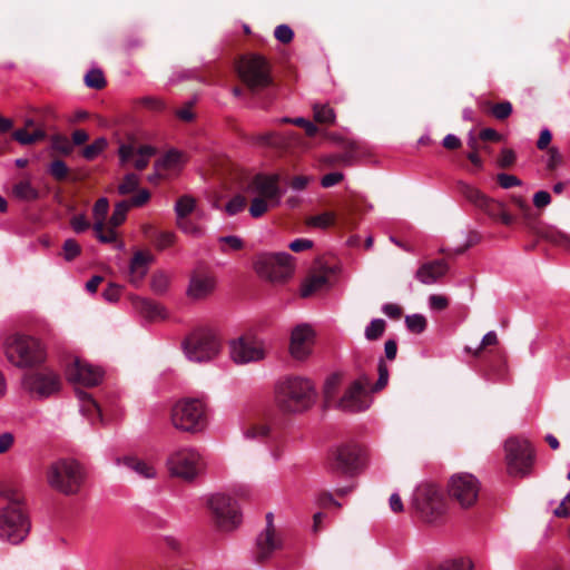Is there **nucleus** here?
<instances>
[{
  "instance_id": "1",
  "label": "nucleus",
  "mask_w": 570,
  "mask_h": 570,
  "mask_svg": "<svg viewBox=\"0 0 570 570\" xmlns=\"http://www.w3.org/2000/svg\"><path fill=\"white\" fill-rule=\"evenodd\" d=\"M317 401L315 383L304 376H287L275 386V402L287 413H303L312 409Z\"/></svg>"
},
{
  "instance_id": "2",
  "label": "nucleus",
  "mask_w": 570,
  "mask_h": 570,
  "mask_svg": "<svg viewBox=\"0 0 570 570\" xmlns=\"http://www.w3.org/2000/svg\"><path fill=\"white\" fill-rule=\"evenodd\" d=\"M170 421L175 429L188 432H203L209 422V407L204 397H183L171 407Z\"/></svg>"
},
{
  "instance_id": "3",
  "label": "nucleus",
  "mask_w": 570,
  "mask_h": 570,
  "mask_svg": "<svg viewBox=\"0 0 570 570\" xmlns=\"http://www.w3.org/2000/svg\"><path fill=\"white\" fill-rule=\"evenodd\" d=\"M2 351L7 361L18 368L38 366L46 360L40 341L29 335H9L3 341Z\"/></svg>"
},
{
  "instance_id": "4",
  "label": "nucleus",
  "mask_w": 570,
  "mask_h": 570,
  "mask_svg": "<svg viewBox=\"0 0 570 570\" xmlns=\"http://www.w3.org/2000/svg\"><path fill=\"white\" fill-rule=\"evenodd\" d=\"M276 174H258L247 184L245 191L250 195L249 214L253 218L262 217L269 208L281 203L283 191Z\"/></svg>"
},
{
  "instance_id": "5",
  "label": "nucleus",
  "mask_w": 570,
  "mask_h": 570,
  "mask_svg": "<svg viewBox=\"0 0 570 570\" xmlns=\"http://www.w3.org/2000/svg\"><path fill=\"white\" fill-rule=\"evenodd\" d=\"M48 485L65 494H77L86 479L83 466L73 459H59L53 461L46 471Z\"/></svg>"
},
{
  "instance_id": "6",
  "label": "nucleus",
  "mask_w": 570,
  "mask_h": 570,
  "mask_svg": "<svg viewBox=\"0 0 570 570\" xmlns=\"http://www.w3.org/2000/svg\"><path fill=\"white\" fill-rule=\"evenodd\" d=\"M166 466L170 475L193 482L205 471L206 462L197 449L180 446L169 453Z\"/></svg>"
},
{
  "instance_id": "7",
  "label": "nucleus",
  "mask_w": 570,
  "mask_h": 570,
  "mask_svg": "<svg viewBox=\"0 0 570 570\" xmlns=\"http://www.w3.org/2000/svg\"><path fill=\"white\" fill-rule=\"evenodd\" d=\"M220 340L208 328H198L183 342L185 356L195 363H206L215 360L220 352Z\"/></svg>"
},
{
  "instance_id": "8",
  "label": "nucleus",
  "mask_w": 570,
  "mask_h": 570,
  "mask_svg": "<svg viewBox=\"0 0 570 570\" xmlns=\"http://www.w3.org/2000/svg\"><path fill=\"white\" fill-rule=\"evenodd\" d=\"M256 274L269 282H284L292 277L295 263L292 255L285 252L261 253L253 263Z\"/></svg>"
},
{
  "instance_id": "9",
  "label": "nucleus",
  "mask_w": 570,
  "mask_h": 570,
  "mask_svg": "<svg viewBox=\"0 0 570 570\" xmlns=\"http://www.w3.org/2000/svg\"><path fill=\"white\" fill-rule=\"evenodd\" d=\"M30 531L24 507L4 505L0 509V540L12 544L22 542Z\"/></svg>"
},
{
  "instance_id": "10",
  "label": "nucleus",
  "mask_w": 570,
  "mask_h": 570,
  "mask_svg": "<svg viewBox=\"0 0 570 570\" xmlns=\"http://www.w3.org/2000/svg\"><path fill=\"white\" fill-rule=\"evenodd\" d=\"M412 504L428 522H433L445 512L440 488L430 482L419 484L412 494Z\"/></svg>"
},
{
  "instance_id": "11",
  "label": "nucleus",
  "mask_w": 570,
  "mask_h": 570,
  "mask_svg": "<svg viewBox=\"0 0 570 570\" xmlns=\"http://www.w3.org/2000/svg\"><path fill=\"white\" fill-rule=\"evenodd\" d=\"M505 462L509 474L523 476L529 474L533 464V449L525 439L510 438L505 441Z\"/></svg>"
},
{
  "instance_id": "12",
  "label": "nucleus",
  "mask_w": 570,
  "mask_h": 570,
  "mask_svg": "<svg viewBox=\"0 0 570 570\" xmlns=\"http://www.w3.org/2000/svg\"><path fill=\"white\" fill-rule=\"evenodd\" d=\"M237 71L239 78L253 91L266 88L272 81L268 63L258 55L243 57L237 65Z\"/></svg>"
},
{
  "instance_id": "13",
  "label": "nucleus",
  "mask_w": 570,
  "mask_h": 570,
  "mask_svg": "<svg viewBox=\"0 0 570 570\" xmlns=\"http://www.w3.org/2000/svg\"><path fill=\"white\" fill-rule=\"evenodd\" d=\"M229 356L235 364L245 365L265 358V342L254 334H245L229 342Z\"/></svg>"
},
{
  "instance_id": "14",
  "label": "nucleus",
  "mask_w": 570,
  "mask_h": 570,
  "mask_svg": "<svg viewBox=\"0 0 570 570\" xmlns=\"http://www.w3.org/2000/svg\"><path fill=\"white\" fill-rule=\"evenodd\" d=\"M208 507L215 517L216 523L223 531H232L242 522L238 504L225 493L213 494L208 499Z\"/></svg>"
},
{
  "instance_id": "15",
  "label": "nucleus",
  "mask_w": 570,
  "mask_h": 570,
  "mask_svg": "<svg viewBox=\"0 0 570 570\" xmlns=\"http://www.w3.org/2000/svg\"><path fill=\"white\" fill-rule=\"evenodd\" d=\"M480 482L470 473H458L451 476L449 494L462 508L472 507L479 497Z\"/></svg>"
},
{
  "instance_id": "16",
  "label": "nucleus",
  "mask_w": 570,
  "mask_h": 570,
  "mask_svg": "<svg viewBox=\"0 0 570 570\" xmlns=\"http://www.w3.org/2000/svg\"><path fill=\"white\" fill-rule=\"evenodd\" d=\"M23 387L37 397H48L60 390V377L49 368H42L26 374L22 377Z\"/></svg>"
},
{
  "instance_id": "17",
  "label": "nucleus",
  "mask_w": 570,
  "mask_h": 570,
  "mask_svg": "<svg viewBox=\"0 0 570 570\" xmlns=\"http://www.w3.org/2000/svg\"><path fill=\"white\" fill-rule=\"evenodd\" d=\"M66 375L71 382L85 386H95L102 381L104 371L101 367L92 365L85 360L73 357L66 368Z\"/></svg>"
},
{
  "instance_id": "18",
  "label": "nucleus",
  "mask_w": 570,
  "mask_h": 570,
  "mask_svg": "<svg viewBox=\"0 0 570 570\" xmlns=\"http://www.w3.org/2000/svg\"><path fill=\"white\" fill-rule=\"evenodd\" d=\"M371 404L372 397L367 392L366 383L356 380L346 389L337 406L345 412L357 413L367 410Z\"/></svg>"
},
{
  "instance_id": "19",
  "label": "nucleus",
  "mask_w": 570,
  "mask_h": 570,
  "mask_svg": "<svg viewBox=\"0 0 570 570\" xmlns=\"http://www.w3.org/2000/svg\"><path fill=\"white\" fill-rule=\"evenodd\" d=\"M266 519V528L257 535L254 550L255 559L258 562L267 560L283 547L282 537L272 523V514L268 513Z\"/></svg>"
},
{
  "instance_id": "20",
  "label": "nucleus",
  "mask_w": 570,
  "mask_h": 570,
  "mask_svg": "<svg viewBox=\"0 0 570 570\" xmlns=\"http://www.w3.org/2000/svg\"><path fill=\"white\" fill-rule=\"evenodd\" d=\"M360 454L357 444H342L332 451L330 468L337 473L351 474L357 466Z\"/></svg>"
},
{
  "instance_id": "21",
  "label": "nucleus",
  "mask_w": 570,
  "mask_h": 570,
  "mask_svg": "<svg viewBox=\"0 0 570 570\" xmlns=\"http://www.w3.org/2000/svg\"><path fill=\"white\" fill-rule=\"evenodd\" d=\"M315 332L307 324H301L293 328L289 342V353L298 361L307 358L313 350Z\"/></svg>"
},
{
  "instance_id": "22",
  "label": "nucleus",
  "mask_w": 570,
  "mask_h": 570,
  "mask_svg": "<svg viewBox=\"0 0 570 570\" xmlns=\"http://www.w3.org/2000/svg\"><path fill=\"white\" fill-rule=\"evenodd\" d=\"M108 210H109V202L106 197L99 198L92 207V216L95 219L92 227H94L96 237L101 243H106V244L112 243L117 238L116 230H114L112 228H107L105 230V220H106Z\"/></svg>"
},
{
  "instance_id": "23",
  "label": "nucleus",
  "mask_w": 570,
  "mask_h": 570,
  "mask_svg": "<svg viewBox=\"0 0 570 570\" xmlns=\"http://www.w3.org/2000/svg\"><path fill=\"white\" fill-rule=\"evenodd\" d=\"M216 287L214 274L208 272H196L189 282L187 294L194 299L207 297Z\"/></svg>"
},
{
  "instance_id": "24",
  "label": "nucleus",
  "mask_w": 570,
  "mask_h": 570,
  "mask_svg": "<svg viewBox=\"0 0 570 570\" xmlns=\"http://www.w3.org/2000/svg\"><path fill=\"white\" fill-rule=\"evenodd\" d=\"M153 259V255L148 252L138 250L134 254L129 263L128 273L129 282L132 285L138 286L141 284L149 271V265Z\"/></svg>"
},
{
  "instance_id": "25",
  "label": "nucleus",
  "mask_w": 570,
  "mask_h": 570,
  "mask_svg": "<svg viewBox=\"0 0 570 570\" xmlns=\"http://www.w3.org/2000/svg\"><path fill=\"white\" fill-rule=\"evenodd\" d=\"M115 465L118 468H126L136 473L141 479H154L157 475L156 468L144 460L136 456H119L115 459Z\"/></svg>"
},
{
  "instance_id": "26",
  "label": "nucleus",
  "mask_w": 570,
  "mask_h": 570,
  "mask_svg": "<svg viewBox=\"0 0 570 570\" xmlns=\"http://www.w3.org/2000/svg\"><path fill=\"white\" fill-rule=\"evenodd\" d=\"M448 265L444 261H434L422 265L416 272V278L423 284H433L445 275Z\"/></svg>"
},
{
  "instance_id": "27",
  "label": "nucleus",
  "mask_w": 570,
  "mask_h": 570,
  "mask_svg": "<svg viewBox=\"0 0 570 570\" xmlns=\"http://www.w3.org/2000/svg\"><path fill=\"white\" fill-rule=\"evenodd\" d=\"M11 195L19 202L31 203L39 199L40 191L30 177H23L13 184Z\"/></svg>"
},
{
  "instance_id": "28",
  "label": "nucleus",
  "mask_w": 570,
  "mask_h": 570,
  "mask_svg": "<svg viewBox=\"0 0 570 570\" xmlns=\"http://www.w3.org/2000/svg\"><path fill=\"white\" fill-rule=\"evenodd\" d=\"M184 163V154L176 149H171L155 163V170L157 171V175H164L165 173H176L180 170Z\"/></svg>"
},
{
  "instance_id": "29",
  "label": "nucleus",
  "mask_w": 570,
  "mask_h": 570,
  "mask_svg": "<svg viewBox=\"0 0 570 570\" xmlns=\"http://www.w3.org/2000/svg\"><path fill=\"white\" fill-rule=\"evenodd\" d=\"M328 284V278L325 274H314L306 278L301 288L303 297H307L318 291L325 288Z\"/></svg>"
},
{
  "instance_id": "30",
  "label": "nucleus",
  "mask_w": 570,
  "mask_h": 570,
  "mask_svg": "<svg viewBox=\"0 0 570 570\" xmlns=\"http://www.w3.org/2000/svg\"><path fill=\"white\" fill-rule=\"evenodd\" d=\"M196 209V199L189 195L179 197L175 204L174 210L176 219L187 218Z\"/></svg>"
},
{
  "instance_id": "31",
  "label": "nucleus",
  "mask_w": 570,
  "mask_h": 570,
  "mask_svg": "<svg viewBox=\"0 0 570 570\" xmlns=\"http://www.w3.org/2000/svg\"><path fill=\"white\" fill-rule=\"evenodd\" d=\"M217 242L223 254L240 250L245 245L244 240L236 235L220 236L217 238Z\"/></svg>"
},
{
  "instance_id": "32",
  "label": "nucleus",
  "mask_w": 570,
  "mask_h": 570,
  "mask_svg": "<svg viewBox=\"0 0 570 570\" xmlns=\"http://www.w3.org/2000/svg\"><path fill=\"white\" fill-rule=\"evenodd\" d=\"M129 208H130V204L128 200H122V202L117 203L115 205L114 213H112L111 217L109 218V222H108L109 227L108 228H112L115 230L116 227L121 225L126 219L127 212L129 210Z\"/></svg>"
},
{
  "instance_id": "33",
  "label": "nucleus",
  "mask_w": 570,
  "mask_h": 570,
  "mask_svg": "<svg viewBox=\"0 0 570 570\" xmlns=\"http://www.w3.org/2000/svg\"><path fill=\"white\" fill-rule=\"evenodd\" d=\"M156 154V148L150 145H142L137 148V156L134 166L138 170L147 167L149 159Z\"/></svg>"
},
{
  "instance_id": "34",
  "label": "nucleus",
  "mask_w": 570,
  "mask_h": 570,
  "mask_svg": "<svg viewBox=\"0 0 570 570\" xmlns=\"http://www.w3.org/2000/svg\"><path fill=\"white\" fill-rule=\"evenodd\" d=\"M107 139L105 137H99L94 142L83 148L82 156L87 160H94L107 148Z\"/></svg>"
},
{
  "instance_id": "35",
  "label": "nucleus",
  "mask_w": 570,
  "mask_h": 570,
  "mask_svg": "<svg viewBox=\"0 0 570 570\" xmlns=\"http://www.w3.org/2000/svg\"><path fill=\"white\" fill-rule=\"evenodd\" d=\"M386 323L383 318H374L370 322V324L365 327L364 335L365 338L368 341H376L379 340L384 331H385Z\"/></svg>"
},
{
  "instance_id": "36",
  "label": "nucleus",
  "mask_w": 570,
  "mask_h": 570,
  "mask_svg": "<svg viewBox=\"0 0 570 570\" xmlns=\"http://www.w3.org/2000/svg\"><path fill=\"white\" fill-rule=\"evenodd\" d=\"M314 118L317 122L333 124L335 121L334 109L327 105L315 104L313 106Z\"/></svg>"
},
{
  "instance_id": "37",
  "label": "nucleus",
  "mask_w": 570,
  "mask_h": 570,
  "mask_svg": "<svg viewBox=\"0 0 570 570\" xmlns=\"http://www.w3.org/2000/svg\"><path fill=\"white\" fill-rule=\"evenodd\" d=\"M176 225L184 234L193 237H202L205 233L200 225L188 218L176 219Z\"/></svg>"
},
{
  "instance_id": "38",
  "label": "nucleus",
  "mask_w": 570,
  "mask_h": 570,
  "mask_svg": "<svg viewBox=\"0 0 570 570\" xmlns=\"http://www.w3.org/2000/svg\"><path fill=\"white\" fill-rule=\"evenodd\" d=\"M473 564L470 559L459 558L441 562L434 570H472Z\"/></svg>"
},
{
  "instance_id": "39",
  "label": "nucleus",
  "mask_w": 570,
  "mask_h": 570,
  "mask_svg": "<svg viewBox=\"0 0 570 570\" xmlns=\"http://www.w3.org/2000/svg\"><path fill=\"white\" fill-rule=\"evenodd\" d=\"M462 194L464 197L473 203L475 206L481 208L482 205H487V199L489 198L483 193H481L478 188L469 185L462 186Z\"/></svg>"
},
{
  "instance_id": "40",
  "label": "nucleus",
  "mask_w": 570,
  "mask_h": 570,
  "mask_svg": "<svg viewBox=\"0 0 570 570\" xmlns=\"http://www.w3.org/2000/svg\"><path fill=\"white\" fill-rule=\"evenodd\" d=\"M335 220V215L333 213L326 212L316 216H312L307 219V225L315 228H327Z\"/></svg>"
},
{
  "instance_id": "41",
  "label": "nucleus",
  "mask_w": 570,
  "mask_h": 570,
  "mask_svg": "<svg viewBox=\"0 0 570 570\" xmlns=\"http://www.w3.org/2000/svg\"><path fill=\"white\" fill-rule=\"evenodd\" d=\"M405 324L410 332L420 334L426 327V318L421 314H412L405 317Z\"/></svg>"
},
{
  "instance_id": "42",
  "label": "nucleus",
  "mask_w": 570,
  "mask_h": 570,
  "mask_svg": "<svg viewBox=\"0 0 570 570\" xmlns=\"http://www.w3.org/2000/svg\"><path fill=\"white\" fill-rule=\"evenodd\" d=\"M85 83L89 88L101 89L106 81L104 73L99 69H91L85 76Z\"/></svg>"
},
{
  "instance_id": "43",
  "label": "nucleus",
  "mask_w": 570,
  "mask_h": 570,
  "mask_svg": "<svg viewBox=\"0 0 570 570\" xmlns=\"http://www.w3.org/2000/svg\"><path fill=\"white\" fill-rule=\"evenodd\" d=\"M80 411L85 415H88L92 422H94V416H96L98 420L102 421L101 410H100L99 405L96 403L95 400H92L89 396L83 400Z\"/></svg>"
},
{
  "instance_id": "44",
  "label": "nucleus",
  "mask_w": 570,
  "mask_h": 570,
  "mask_svg": "<svg viewBox=\"0 0 570 570\" xmlns=\"http://www.w3.org/2000/svg\"><path fill=\"white\" fill-rule=\"evenodd\" d=\"M0 497L8 501L7 505L23 507L22 494L12 488L0 490Z\"/></svg>"
},
{
  "instance_id": "45",
  "label": "nucleus",
  "mask_w": 570,
  "mask_h": 570,
  "mask_svg": "<svg viewBox=\"0 0 570 570\" xmlns=\"http://www.w3.org/2000/svg\"><path fill=\"white\" fill-rule=\"evenodd\" d=\"M62 252L65 259L71 262L80 254L81 247L75 239L69 238L65 240Z\"/></svg>"
},
{
  "instance_id": "46",
  "label": "nucleus",
  "mask_w": 570,
  "mask_h": 570,
  "mask_svg": "<svg viewBox=\"0 0 570 570\" xmlns=\"http://www.w3.org/2000/svg\"><path fill=\"white\" fill-rule=\"evenodd\" d=\"M176 242V234L174 232H159L155 239V246L159 250H164L173 246Z\"/></svg>"
},
{
  "instance_id": "47",
  "label": "nucleus",
  "mask_w": 570,
  "mask_h": 570,
  "mask_svg": "<svg viewBox=\"0 0 570 570\" xmlns=\"http://www.w3.org/2000/svg\"><path fill=\"white\" fill-rule=\"evenodd\" d=\"M139 184V177L136 174H127L122 183L118 186V193L127 195L134 191Z\"/></svg>"
},
{
  "instance_id": "48",
  "label": "nucleus",
  "mask_w": 570,
  "mask_h": 570,
  "mask_svg": "<svg viewBox=\"0 0 570 570\" xmlns=\"http://www.w3.org/2000/svg\"><path fill=\"white\" fill-rule=\"evenodd\" d=\"M340 382L341 376L338 374H333L326 379L323 389L324 397L326 399V401H330L332 397H334L338 389Z\"/></svg>"
},
{
  "instance_id": "49",
  "label": "nucleus",
  "mask_w": 570,
  "mask_h": 570,
  "mask_svg": "<svg viewBox=\"0 0 570 570\" xmlns=\"http://www.w3.org/2000/svg\"><path fill=\"white\" fill-rule=\"evenodd\" d=\"M246 206V198L242 195L234 196L225 206L228 215L233 216L240 213Z\"/></svg>"
},
{
  "instance_id": "50",
  "label": "nucleus",
  "mask_w": 570,
  "mask_h": 570,
  "mask_svg": "<svg viewBox=\"0 0 570 570\" xmlns=\"http://www.w3.org/2000/svg\"><path fill=\"white\" fill-rule=\"evenodd\" d=\"M268 433H269V428L266 424L253 425L244 431L245 438L253 439V440L264 439L268 435Z\"/></svg>"
},
{
  "instance_id": "51",
  "label": "nucleus",
  "mask_w": 570,
  "mask_h": 570,
  "mask_svg": "<svg viewBox=\"0 0 570 570\" xmlns=\"http://www.w3.org/2000/svg\"><path fill=\"white\" fill-rule=\"evenodd\" d=\"M48 170H49L50 175L58 180L65 179L68 174V167H67L66 163L60 159L53 160L50 164Z\"/></svg>"
},
{
  "instance_id": "52",
  "label": "nucleus",
  "mask_w": 570,
  "mask_h": 570,
  "mask_svg": "<svg viewBox=\"0 0 570 570\" xmlns=\"http://www.w3.org/2000/svg\"><path fill=\"white\" fill-rule=\"evenodd\" d=\"M283 121L285 122H292L296 126H299V127H303L306 131V135L309 136V137H313L316 135L317 132V127L309 120L303 118V117H297V118H294V119H289V118H284Z\"/></svg>"
},
{
  "instance_id": "53",
  "label": "nucleus",
  "mask_w": 570,
  "mask_h": 570,
  "mask_svg": "<svg viewBox=\"0 0 570 570\" xmlns=\"http://www.w3.org/2000/svg\"><path fill=\"white\" fill-rule=\"evenodd\" d=\"M168 284H169V278L166 274L156 273L153 275L150 285H151V288L154 292L164 293L167 289Z\"/></svg>"
},
{
  "instance_id": "54",
  "label": "nucleus",
  "mask_w": 570,
  "mask_h": 570,
  "mask_svg": "<svg viewBox=\"0 0 570 570\" xmlns=\"http://www.w3.org/2000/svg\"><path fill=\"white\" fill-rule=\"evenodd\" d=\"M120 165H126L131 158L137 156V149L130 144H121L118 148Z\"/></svg>"
},
{
  "instance_id": "55",
  "label": "nucleus",
  "mask_w": 570,
  "mask_h": 570,
  "mask_svg": "<svg viewBox=\"0 0 570 570\" xmlns=\"http://www.w3.org/2000/svg\"><path fill=\"white\" fill-rule=\"evenodd\" d=\"M498 181L504 189L518 187L522 185V181L514 175L501 173L498 175Z\"/></svg>"
},
{
  "instance_id": "56",
  "label": "nucleus",
  "mask_w": 570,
  "mask_h": 570,
  "mask_svg": "<svg viewBox=\"0 0 570 570\" xmlns=\"http://www.w3.org/2000/svg\"><path fill=\"white\" fill-rule=\"evenodd\" d=\"M501 208H503V203L488 198L487 205H482L480 209H482L489 217L497 219Z\"/></svg>"
},
{
  "instance_id": "57",
  "label": "nucleus",
  "mask_w": 570,
  "mask_h": 570,
  "mask_svg": "<svg viewBox=\"0 0 570 570\" xmlns=\"http://www.w3.org/2000/svg\"><path fill=\"white\" fill-rule=\"evenodd\" d=\"M70 225L77 234H81L90 227V223L83 214L75 215L70 220Z\"/></svg>"
},
{
  "instance_id": "58",
  "label": "nucleus",
  "mask_w": 570,
  "mask_h": 570,
  "mask_svg": "<svg viewBox=\"0 0 570 570\" xmlns=\"http://www.w3.org/2000/svg\"><path fill=\"white\" fill-rule=\"evenodd\" d=\"M274 36L282 43H288L292 41L294 32L287 24H279L276 27Z\"/></svg>"
},
{
  "instance_id": "59",
  "label": "nucleus",
  "mask_w": 570,
  "mask_h": 570,
  "mask_svg": "<svg viewBox=\"0 0 570 570\" xmlns=\"http://www.w3.org/2000/svg\"><path fill=\"white\" fill-rule=\"evenodd\" d=\"M512 112V105L509 101L497 104L492 107V114L497 119H505Z\"/></svg>"
},
{
  "instance_id": "60",
  "label": "nucleus",
  "mask_w": 570,
  "mask_h": 570,
  "mask_svg": "<svg viewBox=\"0 0 570 570\" xmlns=\"http://www.w3.org/2000/svg\"><path fill=\"white\" fill-rule=\"evenodd\" d=\"M562 161V156L556 147H551L547 151L546 165L549 169L557 168Z\"/></svg>"
},
{
  "instance_id": "61",
  "label": "nucleus",
  "mask_w": 570,
  "mask_h": 570,
  "mask_svg": "<svg viewBox=\"0 0 570 570\" xmlns=\"http://www.w3.org/2000/svg\"><path fill=\"white\" fill-rule=\"evenodd\" d=\"M532 200L537 208H544L551 204V195L546 190H539L534 193Z\"/></svg>"
},
{
  "instance_id": "62",
  "label": "nucleus",
  "mask_w": 570,
  "mask_h": 570,
  "mask_svg": "<svg viewBox=\"0 0 570 570\" xmlns=\"http://www.w3.org/2000/svg\"><path fill=\"white\" fill-rule=\"evenodd\" d=\"M389 381V368L383 360L379 362V380L375 384V390L379 391L383 389Z\"/></svg>"
},
{
  "instance_id": "63",
  "label": "nucleus",
  "mask_w": 570,
  "mask_h": 570,
  "mask_svg": "<svg viewBox=\"0 0 570 570\" xmlns=\"http://www.w3.org/2000/svg\"><path fill=\"white\" fill-rule=\"evenodd\" d=\"M141 304H142V308L146 312L148 317H150V318L164 317L161 306L154 304L149 301H142Z\"/></svg>"
},
{
  "instance_id": "64",
  "label": "nucleus",
  "mask_w": 570,
  "mask_h": 570,
  "mask_svg": "<svg viewBox=\"0 0 570 570\" xmlns=\"http://www.w3.org/2000/svg\"><path fill=\"white\" fill-rule=\"evenodd\" d=\"M554 515L559 518H567L570 515V492L563 498L560 504L553 511Z\"/></svg>"
}]
</instances>
